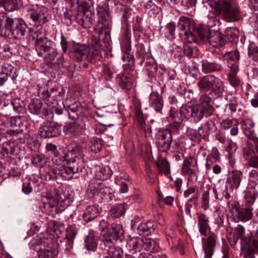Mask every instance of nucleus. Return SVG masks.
Masks as SVG:
<instances>
[{
    "mask_svg": "<svg viewBox=\"0 0 258 258\" xmlns=\"http://www.w3.org/2000/svg\"><path fill=\"white\" fill-rule=\"evenodd\" d=\"M45 11L46 8L36 6L28 10V15L34 23V25L40 27L41 32L36 31L32 37L33 40H35V47L38 55L52 61L57 55L58 52L55 43L46 38L42 33L44 30L42 25L48 21L47 16L45 14Z\"/></svg>",
    "mask_w": 258,
    "mask_h": 258,
    "instance_id": "f257e3e1",
    "label": "nucleus"
},
{
    "mask_svg": "<svg viewBox=\"0 0 258 258\" xmlns=\"http://www.w3.org/2000/svg\"><path fill=\"white\" fill-rule=\"evenodd\" d=\"M219 6L228 21L235 22L240 19L239 7L231 0H220Z\"/></svg>",
    "mask_w": 258,
    "mask_h": 258,
    "instance_id": "f03ea898",
    "label": "nucleus"
},
{
    "mask_svg": "<svg viewBox=\"0 0 258 258\" xmlns=\"http://www.w3.org/2000/svg\"><path fill=\"white\" fill-rule=\"evenodd\" d=\"M51 244L47 243L46 239L34 241L31 245V249L37 252L38 258H50L56 256L57 251L52 249Z\"/></svg>",
    "mask_w": 258,
    "mask_h": 258,
    "instance_id": "7ed1b4c3",
    "label": "nucleus"
},
{
    "mask_svg": "<svg viewBox=\"0 0 258 258\" xmlns=\"http://www.w3.org/2000/svg\"><path fill=\"white\" fill-rule=\"evenodd\" d=\"M68 206L65 202V197L63 195L55 192L50 197L49 201L44 204V208L50 209L49 212L58 213L64 210Z\"/></svg>",
    "mask_w": 258,
    "mask_h": 258,
    "instance_id": "20e7f679",
    "label": "nucleus"
},
{
    "mask_svg": "<svg viewBox=\"0 0 258 258\" xmlns=\"http://www.w3.org/2000/svg\"><path fill=\"white\" fill-rule=\"evenodd\" d=\"M180 112L187 118H191L195 122L201 120L204 115H206V110L203 107L198 105L194 106L185 105L181 107Z\"/></svg>",
    "mask_w": 258,
    "mask_h": 258,
    "instance_id": "39448f33",
    "label": "nucleus"
},
{
    "mask_svg": "<svg viewBox=\"0 0 258 258\" xmlns=\"http://www.w3.org/2000/svg\"><path fill=\"white\" fill-rule=\"evenodd\" d=\"M64 160L68 165L78 166L80 169L82 170V152L79 147H75L71 150L68 151L64 154Z\"/></svg>",
    "mask_w": 258,
    "mask_h": 258,
    "instance_id": "423d86ee",
    "label": "nucleus"
},
{
    "mask_svg": "<svg viewBox=\"0 0 258 258\" xmlns=\"http://www.w3.org/2000/svg\"><path fill=\"white\" fill-rule=\"evenodd\" d=\"M38 93L39 97L45 100L46 103L49 105L57 104V101L60 100L61 98L60 92L55 87L47 90L41 88Z\"/></svg>",
    "mask_w": 258,
    "mask_h": 258,
    "instance_id": "0eeeda50",
    "label": "nucleus"
},
{
    "mask_svg": "<svg viewBox=\"0 0 258 258\" xmlns=\"http://www.w3.org/2000/svg\"><path fill=\"white\" fill-rule=\"evenodd\" d=\"M199 168L197 160L191 157L186 158L183 162L181 172L184 175L189 176L188 180L193 178L197 179Z\"/></svg>",
    "mask_w": 258,
    "mask_h": 258,
    "instance_id": "6e6552de",
    "label": "nucleus"
},
{
    "mask_svg": "<svg viewBox=\"0 0 258 258\" xmlns=\"http://www.w3.org/2000/svg\"><path fill=\"white\" fill-rule=\"evenodd\" d=\"M212 31L206 26H201L192 29V33H190L189 42L192 43L200 40L203 43H207Z\"/></svg>",
    "mask_w": 258,
    "mask_h": 258,
    "instance_id": "1a4fd4ad",
    "label": "nucleus"
},
{
    "mask_svg": "<svg viewBox=\"0 0 258 258\" xmlns=\"http://www.w3.org/2000/svg\"><path fill=\"white\" fill-rule=\"evenodd\" d=\"M66 111L69 118L76 119L79 116H83L88 113V108L85 104L79 102H75L68 105Z\"/></svg>",
    "mask_w": 258,
    "mask_h": 258,
    "instance_id": "9d476101",
    "label": "nucleus"
},
{
    "mask_svg": "<svg viewBox=\"0 0 258 258\" xmlns=\"http://www.w3.org/2000/svg\"><path fill=\"white\" fill-rule=\"evenodd\" d=\"M99 17V21L102 23V28L109 30L111 27V17L108 11V6L106 3L100 4L97 8Z\"/></svg>",
    "mask_w": 258,
    "mask_h": 258,
    "instance_id": "9b49d317",
    "label": "nucleus"
},
{
    "mask_svg": "<svg viewBox=\"0 0 258 258\" xmlns=\"http://www.w3.org/2000/svg\"><path fill=\"white\" fill-rule=\"evenodd\" d=\"M242 173L239 170L232 171L229 173L226 178L225 187L227 190L232 191L234 189H237L241 181Z\"/></svg>",
    "mask_w": 258,
    "mask_h": 258,
    "instance_id": "f8f14e48",
    "label": "nucleus"
},
{
    "mask_svg": "<svg viewBox=\"0 0 258 258\" xmlns=\"http://www.w3.org/2000/svg\"><path fill=\"white\" fill-rule=\"evenodd\" d=\"M216 239L217 236L214 233L210 234L207 238L205 239V242L204 239H202L204 258H212L215 251Z\"/></svg>",
    "mask_w": 258,
    "mask_h": 258,
    "instance_id": "ddd939ff",
    "label": "nucleus"
},
{
    "mask_svg": "<svg viewBox=\"0 0 258 258\" xmlns=\"http://www.w3.org/2000/svg\"><path fill=\"white\" fill-rule=\"evenodd\" d=\"M143 238L141 237H133L131 238L127 243L126 247L128 250L127 254L139 255L140 254H145L141 252L143 249Z\"/></svg>",
    "mask_w": 258,
    "mask_h": 258,
    "instance_id": "4468645a",
    "label": "nucleus"
},
{
    "mask_svg": "<svg viewBox=\"0 0 258 258\" xmlns=\"http://www.w3.org/2000/svg\"><path fill=\"white\" fill-rule=\"evenodd\" d=\"M82 171V170L80 169L77 165L76 166H74V165L58 166L57 178L61 177L65 180H69L72 178L74 174Z\"/></svg>",
    "mask_w": 258,
    "mask_h": 258,
    "instance_id": "2eb2a0df",
    "label": "nucleus"
},
{
    "mask_svg": "<svg viewBox=\"0 0 258 258\" xmlns=\"http://www.w3.org/2000/svg\"><path fill=\"white\" fill-rule=\"evenodd\" d=\"M84 126V122L80 119H77L75 121L66 124L63 126V130L66 135L75 136L83 132Z\"/></svg>",
    "mask_w": 258,
    "mask_h": 258,
    "instance_id": "dca6fc26",
    "label": "nucleus"
},
{
    "mask_svg": "<svg viewBox=\"0 0 258 258\" xmlns=\"http://www.w3.org/2000/svg\"><path fill=\"white\" fill-rule=\"evenodd\" d=\"M241 125L244 135L248 139L258 140V133L256 134L255 132V123L252 120L246 118L241 122Z\"/></svg>",
    "mask_w": 258,
    "mask_h": 258,
    "instance_id": "f3484780",
    "label": "nucleus"
},
{
    "mask_svg": "<svg viewBox=\"0 0 258 258\" xmlns=\"http://www.w3.org/2000/svg\"><path fill=\"white\" fill-rule=\"evenodd\" d=\"M192 23L190 19L185 17H181L177 25V28L183 32L185 37V39H186L188 42L190 39V33H192V29H194L191 27Z\"/></svg>",
    "mask_w": 258,
    "mask_h": 258,
    "instance_id": "a211bd4d",
    "label": "nucleus"
},
{
    "mask_svg": "<svg viewBox=\"0 0 258 258\" xmlns=\"http://www.w3.org/2000/svg\"><path fill=\"white\" fill-rule=\"evenodd\" d=\"M172 136L171 132L164 130L159 133L157 143L159 147H162L164 151L169 149L172 143Z\"/></svg>",
    "mask_w": 258,
    "mask_h": 258,
    "instance_id": "6ab92c4d",
    "label": "nucleus"
},
{
    "mask_svg": "<svg viewBox=\"0 0 258 258\" xmlns=\"http://www.w3.org/2000/svg\"><path fill=\"white\" fill-rule=\"evenodd\" d=\"M58 127L53 123L47 124L39 128V134L41 138H52L59 134Z\"/></svg>",
    "mask_w": 258,
    "mask_h": 258,
    "instance_id": "aec40b11",
    "label": "nucleus"
},
{
    "mask_svg": "<svg viewBox=\"0 0 258 258\" xmlns=\"http://www.w3.org/2000/svg\"><path fill=\"white\" fill-rule=\"evenodd\" d=\"M93 15L91 10L78 11L77 21L84 28H89L92 24Z\"/></svg>",
    "mask_w": 258,
    "mask_h": 258,
    "instance_id": "412c9836",
    "label": "nucleus"
},
{
    "mask_svg": "<svg viewBox=\"0 0 258 258\" xmlns=\"http://www.w3.org/2000/svg\"><path fill=\"white\" fill-rule=\"evenodd\" d=\"M99 227L101 235L103 236L104 245L105 244H114L118 239L116 236L112 235L110 232L106 230L107 222L104 220H102L100 222Z\"/></svg>",
    "mask_w": 258,
    "mask_h": 258,
    "instance_id": "4be33fe9",
    "label": "nucleus"
},
{
    "mask_svg": "<svg viewBox=\"0 0 258 258\" xmlns=\"http://www.w3.org/2000/svg\"><path fill=\"white\" fill-rule=\"evenodd\" d=\"M196 215L199 232L201 235L206 236L208 230H210L209 218L206 214L202 212H198Z\"/></svg>",
    "mask_w": 258,
    "mask_h": 258,
    "instance_id": "5701e85b",
    "label": "nucleus"
},
{
    "mask_svg": "<svg viewBox=\"0 0 258 258\" xmlns=\"http://www.w3.org/2000/svg\"><path fill=\"white\" fill-rule=\"evenodd\" d=\"M142 60L140 62L141 66L145 62V68L149 77H154L158 69L157 64L153 57H149L145 56L141 57Z\"/></svg>",
    "mask_w": 258,
    "mask_h": 258,
    "instance_id": "b1692460",
    "label": "nucleus"
},
{
    "mask_svg": "<svg viewBox=\"0 0 258 258\" xmlns=\"http://www.w3.org/2000/svg\"><path fill=\"white\" fill-rule=\"evenodd\" d=\"M214 80V76L213 75H207L200 77L198 79L197 86L199 90L204 93L208 92L211 89L212 82Z\"/></svg>",
    "mask_w": 258,
    "mask_h": 258,
    "instance_id": "393cba45",
    "label": "nucleus"
},
{
    "mask_svg": "<svg viewBox=\"0 0 258 258\" xmlns=\"http://www.w3.org/2000/svg\"><path fill=\"white\" fill-rule=\"evenodd\" d=\"M253 209L249 206L244 208H240L239 211L233 218L235 222H246L251 219L253 216Z\"/></svg>",
    "mask_w": 258,
    "mask_h": 258,
    "instance_id": "a878e982",
    "label": "nucleus"
},
{
    "mask_svg": "<svg viewBox=\"0 0 258 258\" xmlns=\"http://www.w3.org/2000/svg\"><path fill=\"white\" fill-rule=\"evenodd\" d=\"M58 166L45 164L40 169V172L46 180L57 178Z\"/></svg>",
    "mask_w": 258,
    "mask_h": 258,
    "instance_id": "bb28decb",
    "label": "nucleus"
},
{
    "mask_svg": "<svg viewBox=\"0 0 258 258\" xmlns=\"http://www.w3.org/2000/svg\"><path fill=\"white\" fill-rule=\"evenodd\" d=\"M149 104L155 110L162 113L163 101L162 97L156 92H152L149 97Z\"/></svg>",
    "mask_w": 258,
    "mask_h": 258,
    "instance_id": "cd10ccee",
    "label": "nucleus"
},
{
    "mask_svg": "<svg viewBox=\"0 0 258 258\" xmlns=\"http://www.w3.org/2000/svg\"><path fill=\"white\" fill-rule=\"evenodd\" d=\"M226 40L221 34L217 31H212L207 42L213 47L222 46L226 43Z\"/></svg>",
    "mask_w": 258,
    "mask_h": 258,
    "instance_id": "c85d7f7f",
    "label": "nucleus"
},
{
    "mask_svg": "<svg viewBox=\"0 0 258 258\" xmlns=\"http://www.w3.org/2000/svg\"><path fill=\"white\" fill-rule=\"evenodd\" d=\"M88 54L89 50L88 48L80 47L75 49L74 51L72 52L71 53V55L75 60L78 62L84 60L86 59H87L88 61H92V60L90 59Z\"/></svg>",
    "mask_w": 258,
    "mask_h": 258,
    "instance_id": "c756f323",
    "label": "nucleus"
},
{
    "mask_svg": "<svg viewBox=\"0 0 258 258\" xmlns=\"http://www.w3.org/2000/svg\"><path fill=\"white\" fill-rule=\"evenodd\" d=\"M228 67L230 68L232 73H229L227 75L229 82L234 87L238 86L239 84L240 81L236 76V74L238 71V66L237 64L228 63Z\"/></svg>",
    "mask_w": 258,
    "mask_h": 258,
    "instance_id": "7c9ffc66",
    "label": "nucleus"
},
{
    "mask_svg": "<svg viewBox=\"0 0 258 258\" xmlns=\"http://www.w3.org/2000/svg\"><path fill=\"white\" fill-rule=\"evenodd\" d=\"M105 250L106 256L109 258H123V250L119 247L114 246V244H105Z\"/></svg>",
    "mask_w": 258,
    "mask_h": 258,
    "instance_id": "2f4dec72",
    "label": "nucleus"
},
{
    "mask_svg": "<svg viewBox=\"0 0 258 258\" xmlns=\"http://www.w3.org/2000/svg\"><path fill=\"white\" fill-rule=\"evenodd\" d=\"M18 24V26L13 29L10 35L15 39H21L25 36L28 26L22 19Z\"/></svg>",
    "mask_w": 258,
    "mask_h": 258,
    "instance_id": "473e14b6",
    "label": "nucleus"
},
{
    "mask_svg": "<svg viewBox=\"0 0 258 258\" xmlns=\"http://www.w3.org/2000/svg\"><path fill=\"white\" fill-rule=\"evenodd\" d=\"M202 63V71L205 74L210 73L215 71H220L222 69V66L215 62H209L206 60H203Z\"/></svg>",
    "mask_w": 258,
    "mask_h": 258,
    "instance_id": "72a5a7b5",
    "label": "nucleus"
},
{
    "mask_svg": "<svg viewBox=\"0 0 258 258\" xmlns=\"http://www.w3.org/2000/svg\"><path fill=\"white\" fill-rule=\"evenodd\" d=\"M211 98L207 94L202 95L200 99V102L197 104L199 106L203 107V108L206 110V115L209 116L213 114L214 111L213 107L210 104Z\"/></svg>",
    "mask_w": 258,
    "mask_h": 258,
    "instance_id": "f704fd0d",
    "label": "nucleus"
},
{
    "mask_svg": "<svg viewBox=\"0 0 258 258\" xmlns=\"http://www.w3.org/2000/svg\"><path fill=\"white\" fill-rule=\"evenodd\" d=\"M224 86L223 82L219 79L214 77V80L212 82V86L210 89L212 94H214L216 98L222 96L224 90Z\"/></svg>",
    "mask_w": 258,
    "mask_h": 258,
    "instance_id": "c9c22d12",
    "label": "nucleus"
},
{
    "mask_svg": "<svg viewBox=\"0 0 258 258\" xmlns=\"http://www.w3.org/2000/svg\"><path fill=\"white\" fill-rule=\"evenodd\" d=\"M21 19L12 18L6 16V22L5 24V32H4V36H10V34L16 27L18 26V23Z\"/></svg>",
    "mask_w": 258,
    "mask_h": 258,
    "instance_id": "e433bc0d",
    "label": "nucleus"
},
{
    "mask_svg": "<svg viewBox=\"0 0 258 258\" xmlns=\"http://www.w3.org/2000/svg\"><path fill=\"white\" fill-rule=\"evenodd\" d=\"M20 0H0V8L4 10L11 12L19 8Z\"/></svg>",
    "mask_w": 258,
    "mask_h": 258,
    "instance_id": "4c0bfd02",
    "label": "nucleus"
},
{
    "mask_svg": "<svg viewBox=\"0 0 258 258\" xmlns=\"http://www.w3.org/2000/svg\"><path fill=\"white\" fill-rule=\"evenodd\" d=\"M99 214V210L96 206H90L86 208L83 214V218L86 222H89L96 218Z\"/></svg>",
    "mask_w": 258,
    "mask_h": 258,
    "instance_id": "58836bf2",
    "label": "nucleus"
},
{
    "mask_svg": "<svg viewBox=\"0 0 258 258\" xmlns=\"http://www.w3.org/2000/svg\"><path fill=\"white\" fill-rule=\"evenodd\" d=\"M257 196L258 192L255 188H248L244 195L245 206L251 207L254 203Z\"/></svg>",
    "mask_w": 258,
    "mask_h": 258,
    "instance_id": "ea45409f",
    "label": "nucleus"
},
{
    "mask_svg": "<svg viewBox=\"0 0 258 258\" xmlns=\"http://www.w3.org/2000/svg\"><path fill=\"white\" fill-rule=\"evenodd\" d=\"M139 233L141 235H148L155 230L152 221H148L141 223L137 228Z\"/></svg>",
    "mask_w": 258,
    "mask_h": 258,
    "instance_id": "a19ab883",
    "label": "nucleus"
},
{
    "mask_svg": "<svg viewBox=\"0 0 258 258\" xmlns=\"http://www.w3.org/2000/svg\"><path fill=\"white\" fill-rule=\"evenodd\" d=\"M116 81L118 85L123 90H128L131 88L132 81L125 74H118L116 77Z\"/></svg>",
    "mask_w": 258,
    "mask_h": 258,
    "instance_id": "79ce46f5",
    "label": "nucleus"
},
{
    "mask_svg": "<svg viewBox=\"0 0 258 258\" xmlns=\"http://www.w3.org/2000/svg\"><path fill=\"white\" fill-rule=\"evenodd\" d=\"M157 170L159 173H164L168 176L170 172V165L168 161L165 159L159 160L156 162Z\"/></svg>",
    "mask_w": 258,
    "mask_h": 258,
    "instance_id": "37998d69",
    "label": "nucleus"
},
{
    "mask_svg": "<svg viewBox=\"0 0 258 258\" xmlns=\"http://www.w3.org/2000/svg\"><path fill=\"white\" fill-rule=\"evenodd\" d=\"M42 103L38 99H33L31 100L29 105L30 112L34 115H38L41 112Z\"/></svg>",
    "mask_w": 258,
    "mask_h": 258,
    "instance_id": "c03bdc74",
    "label": "nucleus"
},
{
    "mask_svg": "<svg viewBox=\"0 0 258 258\" xmlns=\"http://www.w3.org/2000/svg\"><path fill=\"white\" fill-rule=\"evenodd\" d=\"M98 237L92 234L88 235L85 240V245L88 250L95 251L97 248Z\"/></svg>",
    "mask_w": 258,
    "mask_h": 258,
    "instance_id": "a18cd8bd",
    "label": "nucleus"
},
{
    "mask_svg": "<svg viewBox=\"0 0 258 258\" xmlns=\"http://www.w3.org/2000/svg\"><path fill=\"white\" fill-rule=\"evenodd\" d=\"M78 11H73L69 10L64 12L62 19V22L67 26L71 25L73 22L78 18Z\"/></svg>",
    "mask_w": 258,
    "mask_h": 258,
    "instance_id": "49530a36",
    "label": "nucleus"
},
{
    "mask_svg": "<svg viewBox=\"0 0 258 258\" xmlns=\"http://www.w3.org/2000/svg\"><path fill=\"white\" fill-rule=\"evenodd\" d=\"M143 249L150 252H154L158 250V245L157 242L151 238H143Z\"/></svg>",
    "mask_w": 258,
    "mask_h": 258,
    "instance_id": "de8ad7c7",
    "label": "nucleus"
},
{
    "mask_svg": "<svg viewBox=\"0 0 258 258\" xmlns=\"http://www.w3.org/2000/svg\"><path fill=\"white\" fill-rule=\"evenodd\" d=\"M125 210L126 205L124 204L116 205L110 210V214L111 217L117 218L122 216Z\"/></svg>",
    "mask_w": 258,
    "mask_h": 258,
    "instance_id": "09e8293b",
    "label": "nucleus"
},
{
    "mask_svg": "<svg viewBox=\"0 0 258 258\" xmlns=\"http://www.w3.org/2000/svg\"><path fill=\"white\" fill-rule=\"evenodd\" d=\"M224 56L227 60L228 64L229 63L237 64L236 62L239 59L240 54L239 51L236 50L234 51L226 52Z\"/></svg>",
    "mask_w": 258,
    "mask_h": 258,
    "instance_id": "8fccbe9b",
    "label": "nucleus"
},
{
    "mask_svg": "<svg viewBox=\"0 0 258 258\" xmlns=\"http://www.w3.org/2000/svg\"><path fill=\"white\" fill-rule=\"evenodd\" d=\"M25 103L21 99L16 98L12 100L10 104V107L19 113L23 112L25 110Z\"/></svg>",
    "mask_w": 258,
    "mask_h": 258,
    "instance_id": "3c124183",
    "label": "nucleus"
},
{
    "mask_svg": "<svg viewBox=\"0 0 258 258\" xmlns=\"http://www.w3.org/2000/svg\"><path fill=\"white\" fill-rule=\"evenodd\" d=\"M77 234V231L75 229H72L66 236V245L65 249L70 250L73 246V241Z\"/></svg>",
    "mask_w": 258,
    "mask_h": 258,
    "instance_id": "603ef678",
    "label": "nucleus"
},
{
    "mask_svg": "<svg viewBox=\"0 0 258 258\" xmlns=\"http://www.w3.org/2000/svg\"><path fill=\"white\" fill-rule=\"evenodd\" d=\"M106 230L110 232L112 235L116 236L117 238H118L119 234H121L122 233L123 231L122 226L120 224L113 223L111 225H109L107 223Z\"/></svg>",
    "mask_w": 258,
    "mask_h": 258,
    "instance_id": "864d4df0",
    "label": "nucleus"
},
{
    "mask_svg": "<svg viewBox=\"0 0 258 258\" xmlns=\"http://www.w3.org/2000/svg\"><path fill=\"white\" fill-rule=\"evenodd\" d=\"M112 175V171L108 167H104L100 169L97 172L96 176L97 178L101 180H107L110 178Z\"/></svg>",
    "mask_w": 258,
    "mask_h": 258,
    "instance_id": "5fc2aeb1",
    "label": "nucleus"
},
{
    "mask_svg": "<svg viewBox=\"0 0 258 258\" xmlns=\"http://www.w3.org/2000/svg\"><path fill=\"white\" fill-rule=\"evenodd\" d=\"M90 148L91 151L94 153L100 152L102 148V141L100 139L95 138L92 139Z\"/></svg>",
    "mask_w": 258,
    "mask_h": 258,
    "instance_id": "6e6d98bb",
    "label": "nucleus"
},
{
    "mask_svg": "<svg viewBox=\"0 0 258 258\" xmlns=\"http://www.w3.org/2000/svg\"><path fill=\"white\" fill-rule=\"evenodd\" d=\"M238 31L234 28H227L225 32V36L229 42H233L238 38Z\"/></svg>",
    "mask_w": 258,
    "mask_h": 258,
    "instance_id": "4d7b16f0",
    "label": "nucleus"
},
{
    "mask_svg": "<svg viewBox=\"0 0 258 258\" xmlns=\"http://www.w3.org/2000/svg\"><path fill=\"white\" fill-rule=\"evenodd\" d=\"M16 69L13 66L9 63H4L2 66L1 72L2 74H5L7 76H10L12 79L15 78V76L13 74H15Z\"/></svg>",
    "mask_w": 258,
    "mask_h": 258,
    "instance_id": "13d9d810",
    "label": "nucleus"
},
{
    "mask_svg": "<svg viewBox=\"0 0 258 258\" xmlns=\"http://www.w3.org/2000/svg\"><path fill=\"white\" fill-rule=\"evenodd\" d=\"M32 164L37 167H43V164L46 163L45 156L42 154H35L32 156Z\"/></svg>",
    "mask_w": 258,
    "mask_h": 258,
    "instance_id": "bf43d9fd",
    "label": "nucleus"
},
{
    "mask_svg": "<svg viewBox=\"0 0 258 258\" xmlns=\"http://www.w3.org/2000/svg\"><path fill=\"white\" fill-rule=\"evenodd\" d=\"M196 47H194L191 45V43L188 41V43L185 44L183 46L184 53L185 55L189 58L195 57L196 56Z\"/></svg>",
    "mask_w": 258,
    "mask_h": 258,
    "instance_id": "052dcab7",
    "label": "nucleus"
},
{
    "mask_svg": "<svg viewBox=\"0 0 258 258\" xmlns=\"http://www.w3.org/2000/svg\"><path fill=\"white\" fill-rule=\"evenodd\" d=\"M122 10V21L127 25L130 20L132 19V10L124 6L121 8Z\"/></svg>",
    "mask_w": 258,
    "mask_h": 258,
    "instance_id": "680f3d73",
    "label": "nucleus"
},
{
    "mask_svg": "<svg viewBox=\"0 0 258 258\" xmlns=\"http://www.w3.org/2000/svg\"><path fill=\"white\" fill-rule=\"evenodd\" d=\"M100 188L99 185L96 183H91L89 185L87 190V195L90 198H93L96 195L99 194Z\"/></svg>",
    "mask_w": 258,
    "mask_h": 258,
    "instance_id": "e2e57ef3",
    "label": "nucleus"
},
{
    "mask_svg": "<svg viewBox=\"0 0 258 258\" xmlns=\"http://www.w3.org/2000/svg\"><path fill=\"white\" fill-rule=\"evenodd\" d=\"M228 206L233 218L240 208L239 204L235 200H231L228 202Z\"/></svg>",
    "mask_w": 258,
    "mask_h": 258,
    "instance_id": "0e129e2a",
    "label": "nucleus"
},
{
    "mask_svg": "<svg viewBox=\"0 0 258 258\" xmlns=\"http://www.w3.org/2000/svg\"><path fill=\"white\" fill-rule=\"evenodd\" d=\"M248 56L256 62H258V47L250 45L248 47Z\"/></svg>",
    "mask_w": 258,
    "mask_h": 258,
    "instance_id": "69168bd1",
    "label": "nucleus"
},
{
    "mask_svg": "<svg viewBox=\"0 0 258 258\" xmlns=\"http://www.w3.org/2000/svg\"><path fill=\"white\" fill-rule=\"evenodd\" d=\"M248 242V244L254 247L256 252L258 253V229L249 238Z\"/></svg>",
    "mask_w": 258,
    "mask_h": 258,
    "instance_id": "338daca9",
    "label": "nucleus"
},
{
    "mask_svg": "<svg viewBox=\"0 0 258 258\" xmlns=\"http://www.w3.org/2000/svg\"><path fill=\"white\" fill-rule=\"evenodd\" d=\"M215 216H216L215 218V221L216 223L219 226H222L224 224V213L219 209H216L214 212Z\"/></svg>",
    "mask_w": 258,
    "mask_h": 258,
    "instance_id": "774afa93",
    "label": "nucleus"
}]
</instances>
